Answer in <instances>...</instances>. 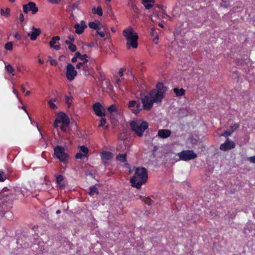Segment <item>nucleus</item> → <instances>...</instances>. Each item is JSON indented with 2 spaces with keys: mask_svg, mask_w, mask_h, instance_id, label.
<instances>
[{
  "mask_svg": "<svg viewBox=\"0 0 255 255\" xmlns=\"http://www.w3.org/2000/svg\"><path fill=\"white\" fill-rule=\"evenodd\" d=\"M148 174L147 169L144 167H137L135 170L133 176L130 179V183L133 187L139 189L141 185L147 180Z\"/></svg>",
  "mask_w": 255,
  "mask_h": 255,
  "instance_id": "obj_1",
  "label": "nucleus"
},
{
  "mask_svg": "<svg viewBox=\"0 0 255 255\" xmlns=\"http://www.w3.org/2000/svg\"><path fill=\"white\" fill-rule=\"evenodd\" d=\"M123 34L127 39V45L128 49L132 47L136 48L138 46L137 40L138 36L136 32H133V28L129 26L127 29H125Z\"/></svg>",
  "mask_w": 255,
  "mask_h": 255,
  "instance_id": "obj_2",
  "label": "nucleus"
},
{
  "mask_svg": "<svg viewBox=\"0 0 255 255\" xmlns=\"http://www.w3.org/2000/svg\"><path fill=\"white\" fill-rule=\"evenodd\" d=\"M131 129L134 131L137 136L141 137L143 133L148 127V124L145 121L141 122L140 125H138L137 123L134 121H132L129 124Z\"/></svg>",
  "mask_w": 255,
  "mask_h": 255,
  "instance_id": "obj_3",
  "label": "nucleus"
},
{
  "mask_svg": "<svg viewBox=\"0 0 255 255\" xmlns=\"http://www.w3.org/2000/svg\"><path fill=\"white\" fill-rule=\"evenodd\" d=\"M54 154L57 158L62 163H66L69 159V156L65 152V149L60 145H57L54 149Z\"/></svg>",
  "mask_w": 255,
  "mask_h": 255,
  "instance_id": "obj_4",
  "label": "nucleus"
},
{
  "mask_svg": "<svg viewBox=\"0 0 255 255\" xmlns=\"http://www.w3.org/2000/svg\"><path fill=\"white\" fill-rule=\"evenodd\" d=\"M177 155L179 156L180 160L183 161H189L196 158L197 155L192 150H185L178 153Z\"/></svg>",
  "mask_w": 255,
  "mask_h": 255,
  "instance_id": "obj_5",
  "label": "nucleus"
},
{
  "mask_svg": "<svg viewBox=\"0 0 255 255\" xmlns=\"http://www.w3.org/2000/svg\"><path fill=\"white\" fill-rule=\"evenodd\" d=\"M149 95L152 100V102L156 104L160 103L165 96L160 92H158V90H155V89L151 90L149 93Z\"/></svg>",
  "mask_w": 255,
  "mask_h": 255,
  "instance_id": "obj_6",
  "label": "nucleus"
},
{
  "mask_svg": "<svg viewBox=\"0 0 255 255\" xmlns=\"http://www.w3.org/2000/svg\"><path fill=\"white\" fill-rule=\"evenodd\" d=\"M141 103L142 104V109L145 111H149L153 107L152 100L150 98V96H144L140 98Z\"/></svg>",
  "mask_w": 255,
  "mask_h": 255,
  "instance_id": "obj_7",
  "label": "nucleus"
},
{
  "mask_svg": "<svg viewBox=\"0 0 255 255\" xmlns=\"http://www.w3.org/2000/svg\"><path fill=\"white\" fill-rule=\"evenodd\" d=\"M23 11L24 13H28L31 11L32 14H35L38 11V8L36 6L34 2L30 1L28 3L23 5Z\"/></svg>",
  "mask_w": 255,
  "mask_h": 255,
  "instance_id": "obj_8",
  "label": "nucleus"
},
{
  "mask_svg": "<svg viewBox=\"0 0 255 255\" xmlns=\"http://www.w3.org/2000/svg\"><path fill=\"white\" fill-rule=\"evenodd\" d=\"M77 75V72L75 70L74 66L69 63L66 66V76L69 81H72Z\"/></svg>",
  "mask_w": 255,
  "mask_h": 255,
  "instance_id": "obj_9",
  "label": "nucleus"
},
{
  "mask_svg": "<svg viewBox=\"0 0 255 255\" xmlns=\"http://www.w3.org/2000/svg\"><path fill=\"white\" fill-rule=\"evenodd\" d=\"M135 107V109H131V111L135 115H137L142 110V106L138 101H130L128 104V108L131 109Z\"/></svg>",
  "mask_w": 255,
  "mask_h": 255,
  "instance_id": "obj_10",
  "label": "nucleus"
},
{
  "mask_svg": "<svg viewBox=\"0 0 255 255\" xmlns=\"http://www.w3.org/2000/svg\"><path fill=\"white\" fill-rule=\"evenodd\" d=\"M93 109L97 116L103 117L105 116V109L100 103H95L93 106Z\"/></svg>",
  "mask_w": 255,
  "mask_h": 255,
  "instance_id": "obj_11",
  "label": "nucleus"
},
{
  "mask_svg": "<svg viewBox=\"0 0 255 255\" xmlns=\"http://www.w3.org/2000/svg\"><path fill=\"white\" fill-rule=\"evenodd\" d=\"M235 143L229 138H227L226 141L220 145V149L222 151H227L235 148Z\"/></svg>",
  "mask_w": 255,
  "mask_h": 255,
  "instance_id": "obj_12",
  "label": "nucleus"
},
{
  "mask_svg": "<svg viewBox=\"0 0 255 255\" xmlns=\"http://www.w3.org/2000/svg\"><path fill=\"white\" fill-rule=\"evenodd\" d=\"M32 30L33 31L28 33L27 35L30 37L31 40H35L37 36L41 34V30L40 28H35L34 26H32Z\"/></svg>",
  "mask_w": 255,
  "mask_h": 255,
  "instance_id": "obj_13",
  "label": "nucleus"
},
{
  "mask_svg": "<svg viewBox=\"0 0 255 255\" xmlns=\"http://www.w3.org/2000/svg\"><path fill=\"white\" fill-rule=\"evenodd\" d=\"M56 119L59 120L60 123H62V124L64 123V124L66 125L70 124V120L68 116L64 113H59L57 115Z\"/></svg>",
  "mask_w": 255,
  "mask_h": 255,
  "instance_id": "obj_14",
  "label": "nucleus"
},
{
  "mask_svg": "<svg viewBox=\"0 0 255 255\" xmlns=\"http://www.w3.org/2000/svg\"><path fill=\"white\" fill-rule=\"evenodd\" d=\"M87 27V25L85 24L84 21L82 20L81 21V25L79 23H76L74 25L75 29V32L78 34H82L84 29Z\"/></svg>",
  "mask_w": 255,
  "mask_h": 255,
  "instance_id": "obj_15",
  "label": "nucleus"
},
{
  "mask_svg": "<svg viewBox=\"0 0 255 255\" xmlns=\"http://www.w3.org/2000/svg\"><path fill=\"white\" fill-rule=\"evenodd\" d=\"M56 181L61 189L65 188V181L64 180V177L62 175H55Z\"/></svg>",
  "mask_w": 255,
  "mask_h": 255,
  "instance_id": "obj_16",
  "label": "nucleus"
},
{
  "mask_svg": "<svg viewBox=\"0 0 255 255\" xmlns=\"http://www.w3.org/2000/svg\"><path fill=\"white\" fill-rule=\"evenodd\" d=\"M171 131L169 129H160L158 131V135L162 138H166L170 136Z\"/></svg>",
  "mask_w": 255,
  "mask_h": 255,
  "instance_id": "obj_17",
  "label": "nucleus"
},
{
  "mask_svg": "<svg viewBox=\"0 0 255 255\" xmlns=\"http://www.w3.org/2000/svg\"><path fill=\"white\" fill-rule=\"evenodd\" d=\"M113 157V154L112 152L109 151H104L101 153V158L104 163L106 162L104 160H109Z\"/></svg>",
  "mask_w": 255,
  "mask_h": 255,
  "instance_id": "obj_18",
  "label": "nucleus"
},
{
  "mask_svg": "<svg viewBox=\"0 0 255 255\" xmlns=\"http://www.w3.org/2000/svg\"><path fill=\"white\" fill-rule=\"evenodd\" d=\"M156 88L155 89V90H158V92H160L161 93L165 95V92L167 90V88L166 87L164 86L163 83L158 82V83H157Z\"/></svg>",
  "mask_w": 255,
  "mask_h": 255,
  "instance_id": "obj_19",
  "label": "nucleus"
},
{
  "mask_svg": "<svg viewBox=\"0 0 255 255\" xmlns=\"http://www.w3.org/2000/svg\"><path fill=\"white\" fill-rule=\"evenodd\" d=\"M154 2V0H142V3L147 9H150L153 6V4Z\"/></svg>",
  "mask_w": 255,
  "mask_h": 255,
  "instance_id": "obj_20",
  "label": "nucleus"
},
{
  "mask_svg": "<svg viewBox=\"0 0 255 255\" xmlns=\"http://www.w3.org/2000/svg\"><path fill=\"white\" fill-rule=\"evenodd\" d=\"M127 154H118L116 157V159L117 161H120L122 163H126L127 161Z\"/></svg>",
  "mask_w": 255,
  "mask_h": 255,
  "instance_id": "obj_21",
  "label": "nucleus"
},
{
  "mask_svg": "<svg viewBox=\"0 0 255 255\" xmlns=\"http://www.w3.org/2000/svg\"><path fill=\"white\" fill-rule=\"evenodd\" d=\"M100 25L101 23L99 21H98L97 22H90L88 24L90 28L97 30H101V28H100Z\"/></svg>",
  "mask_w": 255,
  "mask_h": 255,
  "instance_id": "obj_22",
  "label": "nucleus"
},
{
  "mask_svg": "<svg viewBox=\"0 0 255 255\" xmlns=\"http://www.w3.org/2000/svg\"><path fill=\"white\" fill-rule=\"evenodd\" d=\"M173 91L177 97L182 96L184 95L185 93V91L183 88L179 89L177 88H174L173 89Z\"/></svg>",
  "mask_w": 255,
  "mask_h": 255,
  "instance_id": "obj_23",
  "label": "nucleus"
},
{
  "mask_svg": "<svg viewBox=\"0 0 255 255\" xmlns=\"http://www.w3.org/2000/svg\"><path fill=\"white\" fill-rule=\"evenodd\" d=\"M108 111L111 114V117L112 116H114L115 114L117 115L118 113V111L117 110L116 107L114 105H111L108 108Z\"/></svg>",
  "mask_w": 255,
  "mask_h": 255,
  "instance_id": "obj_24",
  "label": "nucleus"
},
{
  "mask_svg": "<svg viewBox=\"0 0 255 255\" xmlns=\"http://www.w3.org/2000/svg\"><path fill=\"white\" fill-rule=\"evenodd\" d=\"M6 205V203L2 202L0 204V216H3L4 214L8 211V209H5Z\"/></svg>",
  "mask_w": 255,
  "mask_h": 255,
  "instance_id": "obj_25",
  "label": "nucleus"
},
{
  "mask_svg": "<svg viewBox=\"0 0 255 255\" xmlns=\"http://www.w3.org/2000/svg\"><path fill=\"white\" fill-rule=\"evenodd\" d=\"M88 194L90 196H93L95 194H98L99 191L98 188L95 186H92L89 188V191Z\"/></svg>",
  "mask_w": 255,
  "mask_h": 255,
  "instance_id": "obj_26",
  "label": "nucleus"
},
{
  "mask_svg": "<svg viewBox=\"0 0 255 255\" xmlns=\"http://www.w3.org/2000/svg\"><path fill=\"white\" fill-rule=\"evenodd\" d=\"M92 11L94 14H97L99 16H102L103 15L102 8L100 6H99L97 8H96L95 7H94L92 8Z\"/></svg>",
  "mask_w": 255,
  "mask_h": 255,
  "instance_id": "obj_27",
  "label": "nucleus"
},
{
  "mask_svg": "<svg viewBox=\"0 0 255 255\" xmlns=\"http://www.w3.org/2000/svg\"><path fill=\"white\" fill-rule=\"evenodd\" d=\"M60 40V37L59 36H53L51 38V40L49 42V46L50 47H53L54 44L57 43Z\"/></svg>",
  "mask_w": 255,
  "mask_h": 255,
  "instance_id": "obj_28",
  "label": "nucleus"
},
{
  "mask_svg": "<svg viewBox=\"0 0 255 255\" xmlns=\"http://www.w3.org/2000/svg\"><path fill=\"white\" fill-rule=\"evenodd\" d=\"M235 63L238 66H244L246 64L245 59L237 58L235 60Z\"/></svg>",
  "mask_w": 255,
  "mask_h": 255,
  "instance_id": "obj_29",
  "label": "nucleus"
},
{
  "mask_svg": "<svg viewBox=\"0 0 255 255\" xmlns=\"http://www.w3.org/2000/svg\"><path fill=\"white\" fill-rule=\"evenodd\" d=\"M10 9L9 8H6L4 10L3 9H1L0 13L2 15H4L6 17H8L10 16Z\"/></svg>",
  "mask_w": 255,
  "mask_h": 255,
  "instance_id": "obj_30",
  "label": "nucleus"
},
{
  "mask_svg": "<svg viewBox=\"0 0 255 255\" xmlns=\"http://www.w3.org/2000/svg\"><path fill=\"white\" fill-rule=\"evenodd\" d=\"M91 63H90L89 65L84 66L83 67V70L85 71V74L87 75L89 74V71L92 69Z\"/></svg>",
  "mask_w": 255,
  "mask_h": 255,
  "instance_id": "obj_31",
  "label": "nucleus"
},
{
  "mask_svg": "<svg viewBox=\"0 0 255 255\" xmlns=\"http://www.w3.org/2000/svg\"><path fill=\"white\" fill-rule=\"evenodd\" d=\"M7 178V175L2 170H0V182L4 181Z\"/></svg>",
  "mask_w": 255,
  "mask_h": 255,
  "instance_id": "obj_32",
  "label": "nucleus"
},
{
  "mask_svg": "<svg viewBox=\"0 0 255 255\" xmlns=\"http://www.w3.org/2000/svg\"><path fill=\"white\" fill-rule=\"evenodd\" d=\"M79 148H80V151L82 152L83 154H85V155L86 156L87 155V153L89 151L88 148L84 145L80 146L79 147Z\"/></svg>",
  "mask_w": 255,
  "mask_h": 255,
  "instance_id": "obj_33",
  "label": "nucleus"
},
{
  "mask_svg": "<svg viewBox=\"0 0 255 255\" xmlns=\"http://www.w3.org/2000/svg\"><path fill=\"white\" fill-rule=\"evenodd\" d=\"M72 99L73 97L72 96L69 97L68 96H65V102L69 107L71 105Z\"/></svg>",
  "mask_w": 255,
  "mask_h": 255,
  "instance_id": "obj_34",
  "label": "nucleus"
},
{
  "mask_svg": "<svg viewBox=\"0 0 255 255\" xmlns=\"http://www.w3.org/2000/svg\"><path fill=\"white\" fill-rule=\"evenodd\" d=\"M179 114L180 117H183L184 116H187L188 114L186 109L181 108L179 110Z\"/></svg>",
  "mask_w": 255,
  "mask_h": 255,
  "instance_id": "obj_35",
  "label": "nucleus"
},
{
  "mask_svg": "<svg viewBox=\"0 0 255 255\" xmlns=\"http://www.w3.org/2000/svg\"><path fill=\"white\" fill-rule=\"evenodd\" d=\"M5 69L7 72H8L10 74H12L13 75H14V74L12 73L14 71V69L11 65L8 64L7 65H6Z\"/></svg>",
  "mask_w": 255,
  "mask_h": 255,
  "instance_id": "obj_36",
  "label": "nucleus"
},
{
  "mask_svg": "<svg viewBox=\"0 0 255 255\" xmlns=\"http://www.w3.org/2000/svg\"><path fill=\"white\" fill-rule=\"evenodd\" d=\"M233 132V130H228L225 131L224 132H223L221 136H225V137H228V136L230 135Z\"/></svg>",
  "mask_w": 255,
  "mask_h": 255,
  "instance_id": "obj_37",
  "label": "nucleus"
},
{
  "mask_svg": "<svg viewBox=\"0 0 255 255\" xmlns=\"http://www.w3.org/2000/svg\"><path fill=\"white\" fill-rule=\"evenodd\" d=\"M143 201L144 202L145 204H147L149 206L151 205L152 203L153 202V201L152 200H151V199L149 197L145 198L143 200Z\"/></svg>",
  "mask_w": 255,
  "mask_h": 255,
  "instance_id": "obj_38",
  "label": "nucleus"
},
{
  "mask_svg": "<svg viewBox=\"0 0 255 255\" xmlns=\"http://www.w3.org/2000/svg\"><path fill=\"white\" fill-rule=\"evenodd\" d=\"M4 48L5 49L8 50H11L12 49V43L11 42H7L5 45Z\"/></svg>",
  "mask_w": 255,
  "mask_h": 255,
  "instance_id": "obj_39",
  "label": "nucleus"
},
{
  "mask_svg": "<svg viewBox=\"0 0 255 255\" xmlns=\"http://www.w3.org/2000/svg\"><path fill=\"white\" fill-rule=\"evenodd\" d=\"M68 49L72 52H75L77 50V47L75 44L72 43L69 45Z\"/></svg>",
  "mask_w": 255,
  "mask_h": 255,
  "instance_id": "obj_40",
  "label": "nucleus"
},
{
  "mask_svg": "<svg viewBox=\"0 0 255 255\" xmlns=\"http://www.w3.org/2000/svg\"><path fill=\"white\" fill-rule=\"evenodd\" d=\"M48 104L50 108L52 109H55L57 108V106L53 102L52 100H49V101H48Z\"/></svg>",
  "mask_w": 255,
  "mask_h": 255,
  "instance_id": "obj_41",
  "label": "nucleus"
},
{
  "mask_svg": "<svg viewBox=\"0 0 255 255\" xmlns=\"http://www.w3.org/2000/svg\"><path fill=\"white\" fill-rule=\"evenodd\" d=\"M106 123V119L102 117V118L100 120V123L99 126L100 127H102L105 125Z\"/></svg>",
  "mask_w": 255,
  "mask_h": 255,
  "instance_id": "obj_42",
  "label": "nucleus"
},
{
  "mask_svg": "<svg viewBox=\"0 0 255 255\" xmlns=\"http://www.w3.org/2000/svg\"><path fill=\"white\" fill-rule=\"evenodd\" d=\"M69 124H64V123L62 124L61 126L60 127V129L63 131H66L67 130V127L69 126Z\"/></svg>",
  "mask_w": 255,
  "mask_h": 255,
  "instance_id": "obj_43",
  "label": "nucleus"
},
{
  "mask_svg": "<svg viewBox=\"0 0 255 255\" xmlns=\"http://www.w3.org/2000/svg\"><path fill=\"white\" fill-rule=\"evenodd\" d=\"M86 156L85 154H82L81 152L77 153L75 155V158L76 159H82L83 157Z\"/></svg>",
  "mask_w": 255,
  "mask_h": 255,
  "instance_id": "obj_44",
  "label": "nucleus"
},
{
  "mask_svg": "<svg viewBox=\"0 0 255 255\" xmlns=\"http://www.w3.org/2000/svg\"><path fill=\"white\" fill-rule=\"evenodd\" d=\"M105 31H101V30H97V33L99 34L101 37L103 38L105 37Z\"/></svg>",
  "mask_w": 255,
  "mask_h": 255,
  "instance_id": "obj_45",
  "label": "nucleus"
},
{
  "mask_svg": "<svg viewBox=\"0 0 255 255\" xmlns=\"http://www.w3.org/2000/svg\"><path fill=\"white\" fill-rule=\"evenodd\" d=\"M239 127V125L238 124H235L233 126H231L230 130H233V132L236 130Z\"/></svg>",
  "mask_w": 255,
  "mask_h": 255,
  "instance_id": "obj_46",
  "label": "nucleus"
},
{
  "mask_svg": "<svg viewBox=\"0 0 255 255\" xmlns=\"http://www.w3.org/2000/svg\"><path fill=\"white\" fill-rule=\"evenodd\" d=\"M85 175L86 176H90L93 178H95V175L94 173H92L90 171H87L85 172Z\"/></svg>",
  "mask_w": 255,
  "mask_h": 255,
  "instance_id": "obj_47",
  "label": "nucleus"
},
{
  "mask_svg": "<svg viewBox=\"0 0 255 255\" xmlns=\"http://www.w3.org/2000/svg\"><path fill=\"white\" fill-rule=\"evenodd\" d=\"M248 160L250 161L251 163L255 164V155L249 157L248 158Z\"/></svg>",
  "mask_w": 255,
  "mask_h": 255,
  "instance_id": "obj_48",
  "label": "nucleus"
},
{
  "mask_svg": "<svg viewBox=\"0 0 255 255\" xmlns=\"http://www.w3.org/2000/svg\"><path fill=\"white\" fill-rule=\"evenodd\" d=\"M59 123H60V121L56 119L53 123V127L54 128H57L58 127Z\"/></svg>",
  "mask_w": 255,
  "mask_h": 255,
  "instance_id": "obj_49",
  "label": "nucleus"
},
{
  "mask_svg": "<svg viewBox=\"0 0 255 255\" xmlns=\"http://www.w3.org/2000/svg\"><path fill=\"white\" fill-rule=\"evenodd\" d=\"M87 58H88V55L87 54H83V55H81V56L79 59L83 61V60L87 59Z\"/></svg>",
  "mask_w": 255,
  "mask_h": 255,
  "instance_id": "obj_50",
  "label": "nucleus"
},
{
  "mask_svg": "<svg viewBox=\"0 0 255 255\" xmlns=\"http://www.w3.org/2000/svg\"><path fill=\"white\" fill-rule=\"evenodd\" d=\"M19 20L21 22H23L24 20V15L21 12H20V14H19Z\"/></svg>",
  "mask_w": 255,
  "mask_h": 255,
  "instance_id": "obj_51",
  "label": "nucleus"
},
{
  "mask_svg": "<svg viewBox=\"0 0 255 255\" xmlns=\"http://www.w3.org/2000/svg\"><path fill=\"white\" fill-rule=\"evenodd\" d=\"M50 63L51 65L56 66L57 64V62L54 59H51L50 60Z\"/></svg>",
  "mask_w": 255,
  "mask_h": 255,
  "instance_id": "obj_52",
  "label": "nucleus"
},
{
  "mask_svg": "<svg viewBox=\"0 0 255 255\" xmlns=\"http://www.w3.org/2000/svg\"><path fill=\"white\" fill-rule=\"evenodd\" d=\"M83 63H82V62H78L76 66V68L77 69H80L81 67H83Z\"/></svg>",
  "mask_w": 255,
  "mask_h": 255,
  "instance_id": "obj_53",
  "label": "nucleus"
},
{
  "mask_svg": "<svg viewBox=\"0 0 255 255\" xmlns=\"http://www.w3.org/2000/svg\"><path fill=\"white\" fill-rule=\"evenodd\" d=\"M52 3L58 4L60 1V0H48Z\"/></svg>",
  "mask_w": 255,
  "mask_h": 255,
  "instance_id": "obj_54",
  "label": "nucleus"
},
{
  "mask_svg": "<svg viewBox=\"0 0 255 255\" xmlns=\"http://www.w3.org/2000/svg\"><path fill=\"white\" fill-rule=\"evenodd\" d=\"M125 71V69H124V68H121L120 70V71L119 72V76L120 77H122L123 76V74H124V71Z\"/></svg>",
  "mask_w": 255,
  "mask_h": 255,
  "instance_id": "obj_55",
  "label": "nucleus"
},
{
  "mask_svg": "<svg viewBox=\"0 0 255 255\" xmlns=\"http://www.w3.org/2000/svg\"><path fill=\"white\" fill-rule=\"evenodd\" d=\"M81 55L82 54L79 52L77 51V52H76V53L75 54V57L77 58H80Z\"/></svg>",
  "mask_w": 255,
  "mask_h": 255,
  "instance_id": "obj_56",
  "label": "nucleus"
},
{
  "mask_svg": "<svg viewBox=\"0 0 255 255\" xmlns=\"http://www.w3.org/2000/svg\"><path fill=\"white\" fill-rule=\"evenodd\" d=\"M68 38L70 39V41L72 42L75 40L74 37L73 35H69L68 36Z\"/></svg>",
  "mask_w": 255,
  "mask_h": 255,
  "instance_id": "obj_57",
  "label": "nucleus"
},
{
  "mask_svg": "<svg viewBox=\"0 0 255 255\" xmlns=\"http://www.w3.org/2000/svg\"><path fill=\"white\" fill-rule=\"evenodd\" d=\"M53 47L54 48V49H55L56 50H59V49H60L61 48V47H60V44H58V45H54V46H53Z\"/></svg>",
  "mask_w": 255,
  "mask_h": 255,
  "instance_id": "obj_58",
  "label": "nucleus"
},
{
  "mask_svg": "<svg viewBox=\"0 0 255 255\" xmlns=\"http://www.w3.org/2000/svg\"><path fill=\"white\" fill-rule=\"evenodd\" d=\"M14 37L17 40H20L21 39L20 35L17 32L15 34Z\"/></svg>",
  "mask_w": 255,
  "mask_h": 255,
  "instance_id": "obj_59",
  "label": "nucleus"
},
{
  "mask_svg": "<svg viewBox=\"0 0 255 255\" xmlns=\"http://www.w3.org/2000/svg\"><path fill=\"white\" fill-rule=\"evenodd\" d=\"M21 108L27 113V114L28 116V117H29V119L31 121V118H30V116L29 115V114H28V112H27V111L26 110V107L25 106H23Z\"/></svg>",
  "mask_w": 255,
  "mask_h": 255,
  "instance_id": "obj_60",
  "label": "nucleus"
},
{
  "mask_svg": "<svg viewBox=\"0 0 255 255\" xmlns=\"http://www.w3.org/2000/svg\"><path fill=\"white\" fill-rule=\"evenodd\" d=\"M89 62V60L88 59L85 60H83V61L82 62V63H83V66H85V65H88L87 63L88 62Z\"/></svg>",
  "mask_w": 255,
  "mask_h": 255,
  "instance_id": "obj_61",
  "label": "nucleus"
},
{
  "mask_svg": "<svg viewBox=\"0 0 255 255\" xmlns=\"http://www.w3.org/2000/svg\"><path fill=\"white\" fill-rule=\"evenodd\" d=\"M158 146H156V145H155V146H154L153 147V149H152V152H153V153L155 152L158 150Z\"/></svg>",
  "mask_w": 255,
  "mask_h": 255,
  "instance_id": "obj_62",
  "label": "nucleus"
},
{
  "mask_svg": "<svg viewBox=\"0 0 255 255\" xmlns=\"http://www.w3.org/2000/svg\"><path fill=\"white\" fill-rule=\"evenodd\" d=\"M158 36H156L153 40V42L156 44H157L158 43Z\"/></svg>",
  "mask_w": 255,
  "mask_h": 255,
  "instance_id": "obj_63",
  "label": "nucleus"
},
{
  "mask_svg": "<svg viewBox=\"0 0 255 255\" xmlns=\"http://www.w3.org/2000/svg\"><path fill=\"white\" fill-rule=\"evenodd\" d=\"M77 58H76L75 56L73 57L72 58V60H71V61L72 63H75L77 61Z\"/></svg>",
  "mask_w": 255,
  "mask_h": 255,
  "instance_id": "obj_64",
  "label": "nucleus"
}]
</instances>
